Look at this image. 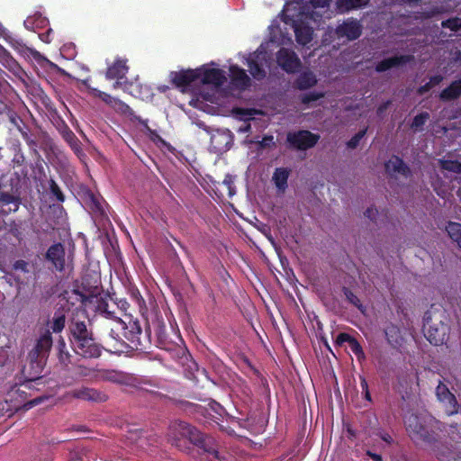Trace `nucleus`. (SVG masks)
Instances as JSON below:
<instances>
[{
	"mask_svg": "<svg viewBox=\"0 0 461 461\" xmlns=\"http://www.w3.org/2000/svg\"><path fill=\"white\" fill-rule=\"evenodd\" d=\"M404 423L410 437L416 442L431 445L432 451L438 458L444 459L452 452L450 447L437 443L434 429H441L438 420L430 416L410 413L405 416Z\"/></svg>",
	"mask_w": 461,
	"mask_h": 461,
	"instance_id": "obj_1",
	"label": "nucleus"
},
{
	"mask_svg": "<svg viewBox=\"0 0 461 461\" xmlns=\"http://www.w3.org/2000/svg\"><path fill=\"white\" fill-rule=\"evenodd\" d=\"M282 15L285 23L292 24L299 44L306 45L312 41L313 31L309 22L312 21L314 23L318 22L319 15L316 12L308 14L304 10L299 11L295 2H289L285 5Z\"/></svg>",
	"mask_w": 461,
	"mask_h": 461,
	"instance_id": "obj_2",
	"label": "nucleus"
},
{
	"mask_svg": "<svg viewBox=\"0 0 461 461\" xmlns=\"http://www.w3.org/2000/svg\"><path fill=\"white\" fill-rule=\"evenodd\" d=\"M176 434L172 438L173 444L181 447L182 439H187L206 454L209 461H218L219 455L214 440L204 437L198 429L185 422H180L175 427Z\"/></svg>",
	"mask_w": 461,
	"mask_h": 461,
	"instance_id": "obj_3",
	"label": "nucleus"
},
{
	"mask_svg": "<svg viewBox=\"0 0 461 461\" xmlns=\"http://www.w3.org/2000/svg\"><path fill=\"white\" fill-rule=\"evenodd\" d=\"M247 62L249 72L254 78L258 80L264 78L267 75L266 68H268L270 66L269 56L266 47L260 45L256 52L249 56Z\"/></svg>",
	"mask_w": 461,
	"mask_h": 461,
	"instance_id": "obj_4",
	"label": "nucleus"
},
{
	"mask_svg": "<svg viewBox=\"0 0 461 461\" xmlns=\"http://www.w3.org/2000/svg\"><path fill=\"white\" fill-rule=\"evenodd\" d=\"M276 62L287 73H294L301 67V61L295 52L285 48L277 52Z\"/></svg>",
	"mask_w": 461,
	"mask_h": 461,
	"instance_id": "obj_5",
	"label": "nucleus"
},
{
	"mask_svg": "<svg viewBox=\"0 0 461 461\" xmlns=\"http://www.w3.org/2000/svg\"><path fill=\"white\" fill-rule=\"evenodd\" d=\"M198 70L200 72L199 80L203 84L212 85L219 87L227 81L225 72L221 69L203 66L198 68Z\"/></svg>",
	"mask_w": 461,
	"mask_h": 461,
	"instance_id": "obj_6",
	"label": "nucleus"
},
{
	"mask_svg": "<svg viewBox=\"0 0 461 461\" xmlns=\"http://www.w3.org/2000/svg\"><path fill=\"white\" fill-rule=\"evenodd\" d=\"M318 140V135L312 134L308 131H301L295 133H289L287 135V141L292 147L298 149L312 148L316 144Z\"/></svg>",
	"mask_w": 461,
	"mask_h": 461,
	"instance_id": "obj_7",
	"label": "nucleus"
},
{
	"mask_svg": "<svg viewBox=\"0 0 461 461\" xmlns=\"http://www.w3.org/2000/svg\"><path fill=\"white\" fill-rule=\"evenodd\" d=\"M438 400L443 404L447 415H453L458 411V404L456 396L449 391L447 386L439 383L436 388Z\"/></svg>",
	"mask_w": 461,
	"mask_h": 461,
	"instance_id": "obj_8",
	"label": "nucleus"
},
{
	"mask_svg": "<svg viewBox=\"0 0 461 461\" xmlns=\"http://www.w3.org/2000/svg\"><path fill=\"white\" fill-rule=\"evenodd\" d=\"M233 141V136L229 130H216L211 136V148L215 152H224L228 150Z\"/></svg>",
	"mask_w": 461,
	"mask_h": 461,
	"instance_id": "obj_9",
	"label": "nucleus"
},
{
	"mask_svg": "<svg viewBox=\"0 0 461 461\" xmlns=\"http://www.w3.org/2000/svg\"><path fill=\"white\" fill-rule=\"evenodd\" d=\"M75 352L83 357H98L101 355L100 346L95 342L93 337L84 341L72 343Z\"/></svg>",
	"mask_w": 461,
	"mask_h": 461,
	"instance_id": "obj_10",
	"label": "nucleus"
},
{
	"mask_svg": "<svg viewBox=\"0 0 461 461\" xmlns=\"http://www.w3.org/2000/svg\"><path fill=\"white\" fill-rule=\"evenodd\" d=\"M339 37H345L348 40H355L361 33V26L357 21L348 20L339 25L336 29Z\"/></svg>",
	"mask_w": 461,
	"mask_h": 461,
	"instance_id": "obj_11",
	"label": "nucleus"
},
{
	"mask_svg": "<svg viewBox=\"0 0 461 461\" xmlns=\"http://www.w3.org/2000/svg\"><path fill=\"white\" fill-rule=\"evenodd\" d=\"M88 89L90 90L92 95L102 99L105 104L110 105L114 110L119 111L122 113H126L130 110V107L121 100L113 97L112 95L104 92H102L96 88L88 86Z\"/></svg>",
	"mask_w": 461,
	"mask_h": 461,
	"instance_id": "obj_12",
	"label": "nucleus"
},
{
	"mask_svg": "<svg viewBox=\"0 0 461 461\" xmlns=\"http://www.w3.org/2000/svg\"><path fill=\"white\" fill-rule=\"evenodd\" d=\"M200 72L197 69H190L185 71H181L179 73H172L171 78L173 83L178 87H185L194 82L195 80H199Z\"/></svg>",
	"mask_w": 461,
	"mask_h": 461,
	"instance_id": "obj_13",
	"label": "nucleus"
},
{
	"mask_svg": "<svg viewBox=\"0 0 461 461\" xmlns=\"http://www.w3.org/2000/svg\"><path fill=\"white\" fill-rule=\"evenodd\" d=\"M47 258L52 262L57 270L62 271L65 267V250L60 243L52 245L47 251Z\"/></svg>",
	"mask_w": 461,
	"mask_h": 461,
	"instance_id": "obj_14",
	"label": "nucleus"
},
{
	"mask_svg": "<svg viewBox=\"0 0 461 461\" xmlns=\"http://www.w3.org/2000/svg\"><path fill=\"white\" fill-rule=\"evenodd\" d=\"M231 84L240 89H244L249 86L250 79L246 74L245 70L240 68L236 65H232L229 68Z\"/></svg>",
	"mask_w": 461,
	"mask_h": 461,
	"instance_id": "obj_15",
	"label": "nucleus"
},
{
	"mask_svg": "<svg viewBox=\"0 0 461 461\" xmlns=\"http://www.w3.org/2000/svg\"><path fill=\"white\" fill-rule=\"evenodd\" d=\"M127 59L118 58L114 63L108 67L106 71V77L108 79H122L128 72Z\"/></svg>",
	"mask_w": 461,
	"mask_h": 461,
	"instance_id": "obj_16",
	"label": "nucleus"
},
{
	"mask_svg": "<svg viewBox=\"0 0 461 461\" xmlns=\"http://www.w3.org/2000/svg\"><path fill=\"white\" fill-rule=\"evenodd\" d=\"M71 395L75 398L87 401L101 402L105 400V396L95 389L82 387L73 390Z\"/></svg>",
	"mask_w": 461,
	"mask_h": 461,
	"instance_id": "obj_17",
	"label": "nucleus"
},
{
	"mask_svg": "<svg viewBox=\"0 0 461 461\" xmlns=\"http://www.w3.org/2000/svg\"><path fill=\"white\" fill-rule=\"evenodd\" d=\"M385 169L390 175L407 176L410 169L398 157H393L385 164Z\"/></svg>",
	"mask_w": 461,
	"mask_h": 461,
	"instance_id": "obj_18",
	"label": "nucleus"
},
{
	"mask_svg": "<svg viewBox=\"0 0 461 461\" xmlns=\"http://www.w3.org/2000/svg\"><path fill=\"white\" fill-rule=\"evenodd\" d=\"M72 335L71 343L84 341V339L92 337L91 332L87 330L86 325L83 321H76L70 326Z\"/></svg>",
	"mask_w": 461,
	"mask_h": 461,
	"instance_id": "obj_19",
	"label": "nucleus"
},
{
	"mask_svg": "<svg viewBox=\"0 0 461 461\" xmlns=\"http://www.w3.org/2000/svg\"><path fill=\"white\" fill-rule=\"evenodd\" d=\"M411 60L410 56H400L389 58L382 60L376 65V70L379 72L385 71L391 68L399 67Z\"/></svg>",
	"mask_w": 461,
	"mask_h": 461,
	"instance_id": "obj_20",
	"label": "nucleus"
},
{
	"mask_svg": "<svg viewBox=\"0 0 461 461\" xmlns=\"http://www.w3.org/2000/svg\"><path fill=\"white\" fill-rule=\"evenodd\" d=\"M289 176V170L284 167L276 168L273 175V181L276 186L284 191L287 186V179Z\"/></svg>",
	"mask_w": 461,
	"mask_h": 461,
	"instance_id": "obj_21",
	"label": "nucleus"
},
{
	"mask_svg": "<svg viewBox=\"0 0 461 461\" xmlns=\"http://www.w3.org/2000/svg\"><path fill=\"white\" fill-rule=\"evenodd\" d=\"M23 23L28 30H34L36 28H44L48 25L49 21L41 14H35L27 17Z\"/></svg>",
	"mask_w": 461,
	"mask_h": 461,
	"instance_id": "obj_22",
	"label": "nucleus"
},
{
	"mask_svg": "<svg viewBox=\"0 0 461 461\" xmlns=\"http://www.w3.org/2000/svg\"><path fill=\"white\" fill-rule=\"evenodd\" d=\"M52 346V337L49 330H44L36 344V350L39 354L48 352Z\"/></svg>",
	"mask_w": 461,
	"mask_h": 461,
	"instance_id": "obj_23",
	"label": "nucleus"
},
{
	"mask_svg": "<svg viewBox=\"0 0 461 461\" xmlns=\"http://www.w3.org/2000/svg\"><path fill=\"white\" fill-rule=\"evenodd\" d=\"M66 315L63 310L57 311L52 320L50 321V327L53 332H60L65 327Z\"/></svg>",
	"mask_w": 461,
	"mask_h": 461,
	"instance_id": "obj_24",
	"label": "nucleus"
},
{
	"mask_svg": "<svg viewBox=\"0 0 461 461\" xmlns=\"http://www.w3.org/2000/svg\"><path fill=\"white\" fill-rule=\"evenodd\" d=\"M367 2L368 0H337V7L339 12L343 13L354 8L361 7Z\"/></svg>",
	"mask_w": 461,
	"mask_h": 461,
	"instance_id": "obj_25",
	"label": "nucleus"
},
{
	"mask_svg": "<svg viewBox=\"0 0 461 461\" xmlns=\"http://www.w3.org/2000/svg\"><path fill=\"white\" fill-rule=\"evenodd\" d=\"M460 95H461V79L454 82L449 87L445 89L441 93L440 97L443 100H450V99L456 98Z\"/></svg>",
	"mask_w": 461,
	"mask_h": 461,
	"instance_id": "obj_26",
	"label": "nucleus"
},
{
	"mask_svg": "<svg viewBox=\"0 0 461 461\" xmlns=\"http://www.w3.org/2000/svg\"><path fill=\"white\" fill-rule=\"evenodd\" d=\"M317 82L316 77L312 72L302 73L297 79V86L300 89H307Z\"/></svg>",
	"mask_w": 461,
	"mask_h": 461,
	"instance_id": "obj_27",
	"label": "nucleus"
},
{
	"mask_svg": "<svg viewBox=\"0 0 461 461\" xmlns=\"http://www.w3.org/2000/svg\"><path fill=\"white\" fill-rule=\"evenodd\" d=\"M447 231L449 237L461 248V224L449 222L447 226Z\"/></svg>",
	"mask_w": 461,
	"mask_h": 461,
	"instance_id": "obj_28",
	"label": "nucleus"
},
{
	"mask_svg": "<svg viewBox=\"0 0 461 461\" xmlns=\"http://www.w3.org/2000/svg\"><path fill=\"white\" fill-rule=\"evenodd\" d=\"M0 205H9V211L16 212L19 208L18 201L11 194L3 193L0 194Z\"/></svg>",
	"mask_w": 461,
	"mask_h": 461,
	"instance_id": "obj_29",
	"label": "nucleus"
},
{
	"mask_svg": "<svg viewBox=\"0 0 461 461\" xmlns=\"http://www.w3.org/2000/svg\"><path fill=\"white\" fill-rule=\"evenodd\" d=\"M59 350V358L63 365H68L70 362V354L66 348V343L61 339L58 341L57 345Z\"/></svg>",
	"mask_w": 461,
	"mask_h": 461,
	"instance_id": "obj_30",
	"label": "nucleus"
},
{
	"mask_svg": "<svg viewBox=\"0 0 461 461\" xmlns=\"http://www.w3.org/2000/svg\"><path fill=\"white\" fill-rule=\"evenodd\" d=\"M114 324H115V328H112L111 329V337L113 339H114L115 340H119L120 339V335H119V331H124V336H126V333H125V330L127 329L126 327V324L125 322L121 320L120 318H114Z\"/></svg>",
	"mask_w": 461,
	"mask_h": 461,
	"instance_id": "obj_31",
	"label": "nucleus"
},
{
	"mask_svg": "<svg viewBox=\"0 0 461 461\" xmlns=\"http://www.w3.org/2000/svg\"><path fill=\"white\" fill-rule=\"evenodd\" d=\"M441 168L444 171L461 173V162L452 160H440Z\"/></svg>",
	"mask_w": 461,
	"mask_h": 461,
	"instance_id": "obj_32",
	"label": "nucleus"
},
{
	"mask_svg": "<svg viewBox=\"0 0 461 461\" xmlns=\"http://www.w3.org/2000/svg\"><path fill=\"white\" fill-rule=\"evenodd\" d=\"M426 337L428 340L433 345H439L444 342L445 335L444 333H438V330H436L435 334L431 332L430 330L426 331Z\"/></svg>",
	"mask_w": 461,
	"mask_h": 461,
	"instance_id": "obj_33",
	"label": "nucleus"
},
{
	"mask_svg": "<svg viewBox=\"0 0 461 461\" xmlns=\"http://www.w3.org/2000/svg\"><path fill=\"white\" fill-rule=\"evenodd\" d=\"M14 270L15 271V273L19 274V273H23V274H27L29 275L28 277H23V282L26 279L28 280L29 277H30V268H29V264L24 261V260H17L14 264Z\"/></svg>",
	"mask_w": 461,
	"mask_h": 461,
	"instance_id": "obj_34",
	"label": "nucleus"
},
{
	"mask_svg": "<svg viewBox=\"0 0 461 461\" xmlns=\"http://www.w3.org/2000/svg\"><path fill=\"white\" fill-rule=\"evenodd\" d=\"M429 117V116L428 113H422L417 116H415L413 119L412 124H411V128H413L415 130H419L425 124V122H427Z\"/></svg>",
	"mask_w": 461,
	"mask_h": 461,
	"instance_id": "obj_35",
	"label": "nucleus"
},
{
	"mask_svg": "<svg viewBox=\"0 0 461 461\" xmlns=\"http://www.w3.org/2000/svg\"><path fill=\"white\" fill-rule=\"evenodd\" d=\"M442 26L451 31L458 32L461 29V20L458 18L448 19L442 22Z\"/></svg>",
	"mask_w": 461,
	"mask_h": 461,
	"instance_id": "obj_36",
	"label": "nucleus"
},
{
	"mask_svg": "<svg viewBox=\"0 0 461 461\" xmlns=\"http://www.w3.org/2000/svg\"><path fill=\"white\" fill-rule=\"evenodd\" d=\"M442 80L441 76H435L430 78V81L427 83L426 85L420 87L419 92L420 94H424L425 92L429 91L432 86L438 85Z\"/></svg>",
	"mask_w": 461,
	"mask_h": 461,
	"instance_id": "obj_37",
	"label": "nucleus"
},
{
	"mask_svg": "<svg viewBox=\"0 0 461 461\" xmlns=\"http://www.w3.org/2000/svg\"><path fill=\"white\" fill-rule=\"evenodd\" d=\"M349 348L351 349V351L358 357V358H362L364 357V352L362 350V348L360 346V344L355 339H350V342H349Z\"/></svg>",
	"mask_w": 461,
	"mask_h": 461,
	"instance_id": "obj_38",
	"label": "nucleus"
},
{
	"mask_svg": "<svg viewBox=\"0 0 461 461\" xmlns=\"http://www.w3.org/2000/svg\"><path fill=\"white\" fill-rule=\"evenodd\" d=\"M366 134V130L362 131H359L358 133H357L348 142V146L351 149H354L356 148L357 145H358V142L360 141V140L364 137V135Z\"/></svg>",
	"mask_w": 461,
	"mask_h": 461,
	"instance_id": "obj_39",
	"label": "nucleus"
},
{
	"mask_svg": "<svg viewBox=\"0 0 461 461\" xmlns=\"http://www.w3.org/2000/svg\"><path fill=\"white\" fill-rule=\"evenodd\" d=\"M345 294L347 295L348 299L349 300V302L351 303H353L354 305H356L358 308H360V305L358 304L359 300H358V298L354 294H352L350 291L347 290L345 292Z\"/></svg>",
	"mask_w": 461,
	"mask_h": 461,
	"instance_id": "obj_40",
	"label": "nucleus"
},
{
	"mask_svg": "<svg viewBox=\"0 0 461 461\" xmlns=\"http://www.w3.org/2000/svg\"><path fill=\"white\" fill-rule=\"evenodd\" d=\"M350 339H353V338H351L348 334L347 333H340L339 334V336L337 337V342L339 344H342L344 342H350Z\"/></svg>",
	"mask_w": 461,
	"mask_h": 461,
	"instance_id": "obj_41",
	"label": "nucleus"
},
{
	"mask_svg": "<svg viewBox=\"0 0 461 461\" xmlns=\"http://www.w3.org/2000/svg\"><path fill=\"white\" fill-rule=\"evenodd\" d=\"M366 216L371 220L375 219V215L377 214V210L375 208H368L366 212Z\"/></svg>",
	"mask_w": 461,
	"mask_h": 461,
	"instance_id": "obj_42",
	"label": "nucleus"
},
{
	"mask_svg": "<svg viewBox=\"0 0 461 461\" xmlns=\"http://www.w3.org/2000/svg\"><path fill=\"white\" fill-rule=\"evenodd\" d=\"M271 144H274V138H273V136H267V137L263 138V140L261 141V146L262 147L270 146Z\"/></svg>",
	"mask_w": 461,
	"mask_h": 461,
	"instance_id": "obj_43",
	"label": "nucleus"
},
{
	"mask_svg": "<svg viewBox=\"0 0 461 461\" xmlns=\"http://www.w3.org/2000/svg\"><path fill=\"white\" fill-rule=\"evenodd\" d=\"M361 387L364 391H366V399H370L369 392L367 390V383L365 378L361 379Z\"/></svg>",
	"mask_w": 461,
	"mask_h": 461,
	"instance_id": "obj_44",
	"label": "nucleus"
},
{
	"mask_svg": "<svg viewBox=\"0 0 461 461\" xmlns=\"http://www.w3.org/2000/svg\"><path fill=\"white\" fill-rule=\"evenodd\" d=\"M52 32L51 29H49L48 32L46 34H40V38L42 41L44 42H50V32Z\"/></svg>",
	"mask_w": 461,
	"mask_h": 461,
	"instance_id": "obj_45",
	"label": "nucleus"
},
{
	"mask_svg": "<svg viewBox=\"0 0 461 461\" xmlns=\"http://www.w3.org/2000/svg\"><path fill=\"white\" fill-rule=\"evenodd\" d=\"M321 95H307L303 97V103H309L311 101L317 100Z\"/></svg>",
	"mask_w": 461,
	"mask_h": 461,
	"instance_id": "obj_46",
	"label": "nucleus"
},
{
	"mask_svg": "<svg viewBox=\"0 0 461 461\" xmlns=\"http://www.w3.org/2000/svg\"><path fill=\"white\" fill-rule=\"evenodd\" d=\"M366 454L374 460V461H382V456L378 454L372 453L371 451H367Z\"/></svg>",
	"mask_w": 461,
	"mask_h": 461,
	"instance_id": "obj_47",
	"label": "nucleus"
},
{
	"mask_svg": "<svg viewBox=\"0 0 461 461\" xmlns=\"http://www.w3.org/2000/svg\"><path fill=\"white\" fill-rule=\"evenodd\" d=\"M92 370L91 369H87V368H81L80 367V370L78 372V374L80 375H83V376H87V375H90L92 374Z\"/></svg>",
	"mask_w": 461,
	"mask_h": 461,
	"instance_id": "obj_48",
	"label": "nucleus"
},
{
	"mask_svg": "<svg viewBox=\"0 0 461 461\" xmlns=\"http://www.w3.org/2000/svg\"><path fill=\"white\" fill-rule=\"evenodd\" d=\"M381 438L385 441L386 443H391L392 442V438L389 434L387 433H384L381 435Z\"/></svg>",
	"mask_w": 461,
	"mask_h": 461,
	"instance_id": "obj_49",
	"label": "nucleus"
},
{
	"mask_svg": "<svg viewBox=\"0 0 461 461\" xmlns=\"http://www.w3.org/2000/svg\"><path fill=\"white\" fill-rule=\"evenodd\" d=\"M250 130V124L249 123H244L243 126H241L240 129H239V131L240 132H247Z\"/></svg>",
	"mask_w": 461,
	"mask_h": 461,
	"instance_id": "obj_50",
	"label": "nucleus"
},
{
	"mask_svg": "<svg viewBox=\"0 0 461 461\" xmlns=\"http://www.w3.org/2000/svg\"><path fill=\"white\" fill-rule=\"evenodd\" d=\"M131 329H132V332L133 333H140V327L137 325L136 322H133V324L131 325Z\"/></svg>",
	"mask_w": 461,
	"mask_h": 461,
	"instance_id": "obj_51",
	"label": "nucleus"
},
{
	"mask_svg": "<svg viewBox=\"0 0 461 461\" xmlns=\"http://www.w3.org/2000/svg\"><path fill=\"white\" fill-rule=\"evenodd\" d=\"M0 57H3L5 59L8 60L9 57L6 54L5 50L0 46Z\"/></svg>",
	"mask_w": 461,
	"mask_h": 461,
	"instance_id": "obj_52",
	"label": "nucleus"
},
{
	"mask_svg": "<svg viewBox=\"0 0 461 461\" xmlns=\"http://www.w3.org/2000/svg\"><path fill=\"white\" fill-rule=\"evenodd\" d=\"M388 105H389V102H387L384 104H383L382 106H380L378 108V113L381 114L387 108Z\"/></svg>",
	"mask_w": 461,
	"mask_h": 461,
	"instance_id": "obj_53",
	"label": "nucleus"
},
{
	"mask_svg": "<svg viewBox=\"0 0 461 461\" xmlns=\"http://www.w3.org/2000/svg\"><path fill=\"white\" fill-rule=\"evenodd\" d=\"M9 88V86L6 83H1L0 82V93L2 91H6V89Z\"/></svg>",
	"mask_w": 461,
	"mask_h": 461,
	"instance_id": "obj_54",
	"label": "nucleus"
},
{
	"mask_svg": "<svg viewBox=\"0 0 461 461\" xmlns=\"http://www.w3.org/2000/svg\"><path fill=\"white\" fill-rule=\"evenodd\" d=\"M30 51L34 58L40 57V53L38 51H35V50H30Z\"/></svg>",
	"mask_w": 461,
	"mask_h": 461,
	"instance_id": "obj_55",
	"label": "nucleus"
},
{
	"mask_svg": "<svg viewBox=\"0 0 461 461\" xmlns=\"http://www.w3.org/2000/svg\"><path fill=\"white\" fill-rule=\"evenodd\" d=\"M5 33V29L4 26L0 23V35H3Z\"/></svg>",
	"mask_w": 461,
	"mask_h": 461,
	"instance_id": "obj_56",
	"label": "nucleus"
},
{
	"mask_svg": "<svg viewBox=\"0 0 461 461\" xmlns=\"http://www.w3.org/2000/svg\"><path fill=\"white\" fill-rule=\"evenodd\" d=\"M56 194H57V198H58L59 201H63V196H62V194H61L60 193H59V194L57 193Z\"/></svg>",
	"mask_w": 461,
	"mask_h": 461,
	"instance_id": "obj_57",
	"label": "nucleus"
},
{
	"mask_svg": "<svg viewBox=\"0 0 461 461\" xmlns=\"http://www.w3.org/2000/svg\"><path fill=\"white\" fill-rule=\"evenodd\" d=\"M105 314H106V316H107V317H109V318H112V317H113V315H112V313H111L110 312H105Z\"/></svg>",
	"mask_w": 461,
	"mask_h": 461,
	"instance_id": "obj_58",
	"label": "nucleus"
},
{
	"mask_svg": "<svg viewBox=\"0 0 461 461\" xmlns=\"http://www.w3.org/2000/svg\"><path fill=\"white\" fill-rule=\"evenodd\" d=\"M119 83L116 82L114 85H113V87L116 88L118 86Z\"/></svg>",
	"mask_w": 461,
	"mask_h": 461,
	"instance_id": "obj_59",
	"label": "nucleus"
},
{
	"mask_svg": "<svg viewBox=\"0 0 461 461\" xmlns=\"http://www.w3.org/2000/svg\"><path fill=\"white\" fill-rule=\"evenodd\" d=\"M69 137L73 140L74 139L73 133L70 132Z\"/></svg>",
	"mask_w": 461,
	"mask_h": 461,
	"instance_id": "obj_60",
	"label": "nucleus"
}]
</instances>
